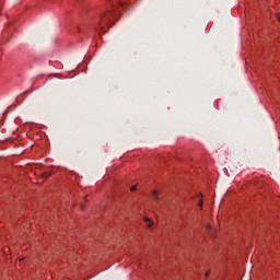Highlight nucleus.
Instances as JSON below:
<instances>
[{
	"label": "nucleus",
	"instance_id": "nucleus-1",
	"mask_svg": "<svg viewBox=\"0 0 280 280\" xmlns=\"http://www.w3.org/2000/svg\"><path fill=\"white\" fill-rule=\"evenodd\" d=\"M128 3V0H116V4L112 3L109 9H107L101 16L102 25H107L110 27V24L115 19L119 16V12H121V8Z\"/></svg>",
	"mask_w": 280,
	"mask_h": 280
},
{
	"label": "nucleus",
	"instance_id": "nucleus-2",
	"mask_svg": "<svg viewBox=\"0 0 280 280\" xmlns=\"http://www.w3.org/2000/svg\"><path fill=\"white\" fill-rule=\"evenodd\" d=\"M144 222H145L147 229H152V226H154V222L152 221V219L148 217L144 218Z\"/></svg>",
	"mask_w": 280,
	"mask_h": 280
},
{
	"label": "nucleus",
	"instance_id": "nucleus-3",
	"mask_svg": "<svg viewBox=\"0 0 280 280\" xmlns=\"http://www.w3.org/2000/svg\"><path fill=\"white\" fill-rule=\"evenodd\" d=\"M40 176L42 178H49L51 176V172H44Z\"/></svg>",
	"mask_w": 280,
	"mask_h": 280
},
{
	"label": "nucleus",
	"instance_id": "nucleus-4",
	"mask_svg": "<svg viewBox=\"0 0 280 280\" xmlns=\"http://www.w3.org/2000/svg\"><path fill=\"white\" fill-rule=\"evenodd\" d=\"M152 196H153V199L160 200V198H159V190H153Z\"/></svg>",
	"mask_w": 280,
	"mask_h": 280
},
{
	"label": "nucleus",
	"instance_id": "nucleus-5",
	"mask_svg": "<svg viewBox=\"0 0 280 280\" xmlns=\"http://www.w3.org/2000/svg\"><path fill=\"white\" fill-rule=\"evenodd\" d=\"M200 198V201L198 202V207H200V209H202V194L198 195Z\"/></svg>",
	"mask_w": 280,
	"mask_h": 280
},
{
	"label": "nucleus",
	"instance_id": "nucleus-6",
	"mask_svg": "<svg viewBox=\"0 0 280 280\" xmlns=\"http://www.w3.org/2000/svg\"><path fill=\"white\" fill-rule=\"evenodd\" d=\"M130 191H137V185L131 186Z\"/></svg>",
	"mask_w": 280,
	"mask_h": 280
},
{
	"label": "nucleus",
	"instance_id": "nucleus-7",
	"mask_svg": "<svg viewBox=\"0 0 280 280\" xmlns=\"http://www.w3.org/2000/svg\"><path fill=\"white\" fill-rule=\"evenodd\" d=\"M206 229L207 231H211V225L208 224Z\"/></svg>",
	"mask_w": 280,
	"mask_h": 280
},
{
	"label": "nucleus",
	"instance_id": "nucleus-8",
	"mask_svg": "<svg viewBox=\"0 0 280 280\" xmlns=\"http://www.w3.org/2000/svg\"><path fill=\"white\" fill-rule=\"evenodd\" d=\"M206 277H209V271L206 272Z\"/></svg>",
	"mask_w": 280,
	"mask_h": 280
}]
</instances>
